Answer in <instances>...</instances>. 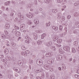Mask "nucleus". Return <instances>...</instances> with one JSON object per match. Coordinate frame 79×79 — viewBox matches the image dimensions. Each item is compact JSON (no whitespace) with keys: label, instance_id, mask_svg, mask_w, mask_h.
Wrapping results in <instances>:
<instances>
[{"label":"nucleus","instance_id":"obj_30","mask_svg":"<svg viewBox=\"0 0 79 79\" xmlns=\"http://www.w3.org/2000/svg\"><path fill=\"white\" fill-rule=\"evenodd\" d=\"M61 14H60L59 15L58 18H61Z\"/></svg>","mask_w":79,"mask_h":79},{"label":"nucleus","instance_id":"obj_15","mask_svg":"<svg viewBox=\"0 0 79 79\" xmlns=\"http://www.w3.org/2000/svg\"><path fill=\"white\" fill-rule=\"evenodd\" d=\"M16 31V29H13L12 30V31H11V32H12V33L14 34V33H15Z\"/></svg>","mask_w":79,"mask_h":79},{"label":"nucleus","instance_id":"obj_31","mask_svg":"<svg viewBox=\"0 0 79 79\" xmlns=\"http://www.w3.org/2000/svg\"><path fill=\"white\" fill-rule=\"evenodd\" d=\"M62 2H63V0H57V2L58 3H60Z\"/></svg>","mask_w":79,"mask_h":79},{"label":"nucleus","instance_id":"obj_17","mask_svg":"<svg viewBox=\"0 0 79 79\" xmlns=\"http://www.w3.org/2000/svg\"><path fill=\"white\" fill-rule=\"evenodd\" d=\"M27 24L29 25H31V24L32 22H31V20H28L27 22Z\"/></svg>","mask_w":79,"mask_h":79},{"label":"nucleus","instance_id":"obj_1","mask_svg":"<svg viewBox=\"0 0 79 79\" xmlns=\"http://www.w3.org/2000/svg\"><path fill=\"white\" fill-rule=\"evenodd\" d=\"M36 63L38 65L40 66L43 64V62H42V61L41 60L38 59L36 61Z\"/></svg>","mask_w":79,"mask_h":79},{"label":"nucleus","instance_id":"obj_36","mask_svg":"<svg viewBox=\"0 0 79 79\" xmlns=\"http://www.w3.org/2000/svg\"><path fill=\"white\" fill-rule=\"evenodd\" d=\"M12 46H13V47H15V45H16V44H15L14 43H12Z\"/></svg>","mask_w":79,"mask_h":79},{"label":"nucleus","instance_id":"obj_3","mask_svg":"<svg viewBox=\"0 0 79 79\" xmlns=\"http://www.w3.org/2000/svg\"><path fill=\"white\" fill-rule=\"evenodd\" d=\"M64 49L65 51H69V47L67 46H65L64 47Z\"/></svg>","mask_w":79,"mask_h":79},{"label":"nucleus","instance_id":"obj_5","mask_svg":"<svg viewBox=\"0 0 79 79\" xmlns=\"http://www.w3.org/2000/svg\"><path fill=\"white\" fill-rule=\"evenodd\" d=\"M10 24L7 23L5 25V28L7 29H9V28H10Z\"/></svg>","mask_w":79,"mask_h":79},{"label":"nucleus","instance_id":"obj_20","mask_svg":"<svg viewBox=\"0 0 79 79\" xmlns=\"http://www.w3.org/2000/svg\"><path fill=\"white\" fill-rule=\"evenodd\" d=\"M30 42H31V41H30V40H25V42L27 44H29Z\"/></svg>","mask_w":79,"mask_h":79},{"label":"nucleus","instance_id":"obj_12","mask_svg":"<svg viewBox=\"0 0 79 79\" xmlns=\"http://www.w3.org/2000/svg\"><path fill=\"white\" fill-rule=\"evenodd\" d=\"M42 69H37L36 70V73H40V72H42Z\"/></svg>","mask_w":79,"mask_h":79},{"label":"nucleus","instance_id":"obj_8","mask_svg":"<svg viewBox=\"0 0 79 79\" xmlns=\"http://www.w3.org/2000/svg\"><path fill=\"white\" fill-rule=\"evenodd\" d=\"M4 53H5V55L8 54V53L9 51L8 49H6L4 50Z\"/></svg>","mask_w":79,"mask_h":79},{"label":"nucleus","instance_id":"obj_24","mask_svg":"<svg viewBox=\"0 0 79 79\" xmlns=\"http://www.w3.org/2000/svg\"><path fill=\"white\" fill-rule=\"evenodd\" d=\"M71 15H69L67 17V18L68 19H69L71 18Z\"/></svg>","mask_w":79,"mask_h":79},{"label":"nucleus","instance_id":"obj_62","mask_svg":"<svg viewBox=\"0 0 79 79\" xmlns=\"http://www.w3.org/2000/svg\"><path fill=\"white\" fill-rule=\"evenodd\" d=\"M1 60H2V61H3V62L5 61V59H2Z\"/></svg>","mask_w":79,"mask_h":79},{"label":"nucleus","instance_id":"obj_4","mask_svg":"<svg viewBox=\"0 0 79 79\" xmlns=\"http://www.w3.org/2000/svg\"><path fill=\"white\" fill-rule=\"evenodd\" d=\"M25 27V25L24 24H21L20 26V30H23L24 29V28Z\"/></svg>","mask_w":79,"mask_h":79},{"label":"nucleus","instance_id":"obj_26","mask_svg":"<svg viewBox=\"0 0 79 79\" xmlns=\"http://www.w3.org/2000/svg\"><path fill=\"white\" fill-rule=\"evenodd\" d=\"M14 27L16 29H19V27L17 26H15Z\"/></svg>","mask_w":79,"mask_h":79},{"label":"nucleus","instance_id":"obj_63","mask_svg":"<svg viewBox=\"0 0 79 79\" xmlns=\"http://www.w3.org/2000/svg\"><path fill=\"white\" fill-rule=\"evenodd\" d=\"M59 69L60 71H61V67H59Z\"/></svg>","mask_w":79,"mask_h":79},{"label":"nucleus","instance_id":"obj_16","mask_svg":"<svg viewBox=\"0 0 79 79\" xmlns=\"http://www.w3.org/2000/svg\"><path fill=\"white\" fill-rule=\"evenodd\" d=\"M72 52H73V53H75L76 52V50L75 49V48H72Z\"/></svg>","mask_w":79,"mask_h":79},{"label":"nucleus","instance_id":"obj_38","mask_svg":"<svg viewBox=\"0 0 79 79\" xmlns=\"http://www.w3.org/2000/svg\"><path fill=\"white\" fill-rule=\"evenodd\" d=\"M2 37H3V38H5V36L4 34L2 35Z\"/></svg>","mask_w":79,"mask_h":79},{"label":"nucleus","instance_id":"obj_44","mask_svg":"<svg viewBox=\"0 0 79 79\" xmlns=\"http://www.w3.org/2000/svg\"><path fill=\"white\" fill-rule=\"evenodd\" d=\"M51 63H53L54 62V60L53 59H51Z\"/></svg>","mask_w":79,"mask_h":79},{"label":"nucleus","instance_id":"obj_61","mask_svg":"<svg viewBox=\"0 0 79 79\" xmlns=\"http://www.w3.org/2000/svg\"><path fill=\"white\" fill-rule=\"evenodd\" d=\"M74 5L75 6H77V4L76 3H75L74 4Z\"/></svg>","mask_w":79,"mask_h":79},{"label":"nucleus","instance_id":"obj_2","mask_svg":"<svg viewBox=\"0 0 79 79\" xmlns=\"http://www.w3.org/2000/svg\"><path fill=\"white\" fill-rule=\"evenodd\" d=\"M44 68L46 69H50V67L48 65L45 64L44 65Z\"/></svg>","mask_w":79,"mask_h":79},{"label":"nucleus","instance_id":"obj_35","mask_svg":"<svg viewBox=\"0 0 79 79\" xmlns=\"http://www.w3.org/2000/svg\"><path fill=\"white\" fill-rule=\"evenodd\" d=\"M18 19L17 18H15V22H18Z\"/></svg>","mask_w":79,"mask_h":79},{"label":"nucleus","instance_id":"obj_18","mask_svg":"<svg viewBox=\"0 0 79 79\" xmlns=\"http://www.w3.org/2000/svg\"><path fill=\"white\" fill-rule=\"evenodd\" d=\"M10 2L9 1H8L6 2L5 3V5H10Z\"/></svg>","mask_w":79,"mask_h":79},{"label":"nucleus","instance_id":"obj_25","mask_svg":"<svg viewBox=\"0 0 79 79\" xmlns=\"http://www.w3.org/2000/svg\"><path fill=\"white\" fill-rule=\"evenodd\" d=\"M19 65L20 66H22L23 65V62H21L19 64Z\"/></svg>","mask_w":79,"mask_h":79},{"label":"nucleus","instance_id":"obj_58","mask_svg":"<svg viewBox=\"0 0 79 79\" xmlns=\"http://www.w3.org/2000/svg\"><path fill=\"white\" fill-rule=\"evenodd\" d=\"M11 39H12V40H15V37H13Z\"/></svg>","mask_w":79,"mask_h":79},{"label":"nucleus","instance_id":"obj_10","mask_svg":"<svg viewBox=\"0 0 79 79\" xmlns=\"http://www.w3.org/2000/svg\"><path fill=\"white\" fill-rule=\"evenodd\" d=\"M46 57H49V56H52V55H51V53L50 52H49L46 54Z\"/></svg>","mask_w":79,"mask_h":79},{"label":"nucleus","instance_id":"obj_39","mask_svg":"<svg viewBox=\"0 0 79 79\" xmlns=\"http://www.w3.org/2000/svg\"><path fill=\"white\" fill-rule=\"evenodd\" d=\"M3 58V55H0V58Z\"/></svg>","mask_w":79,"mask_h":79},{"label":"nucleus","instance_id":"obj_32","mask_svg":"<svg viewBox=\"0 0 79 79\" xmlns=\"http://www.w3.org/2000/svg\"><path fill=\"white\" fill-rule=\"evenodd\" d=\"M57 43H58V44H60V43H61V40H57Z\"/></svg>","mask_w":79,"mask_h":79},{"label":"nucleus","instance_id":"obj_29","mask_svg":"<svg viewBox=\"0 0 79 79\" xmlns=\"http://www.w3.org/2000/svg\"><path fill=\"white\" fill-rule=\"evenodd\" d=\"M16 71V72H17V73H20V71H21V70H20V69L19 68H18Z\"/></svg>","mask_w":79,"mask_h":79},{"label":"nucleus","instance_id":"obj_48","mask_svg":"<svg viewBox=\"0 0 79 79\" xmlns=\"http://www.w3.org/2000/svg\"><path fill=\"white\" fill-rule=\"evenodd\" d=\"M77 73L78 74H79V69H77Z\"/></svg>","mask_w":79,"mask_h":79},{"label":"nucleus","instance_id":"obj_55","mask_svg":"<svg viewBox=\"0 0 79 79\" xmlns=\"http://www.w3.org/2000/svg\"><path fill=\"white\" fill-rule=\"evenodd\" d=\"M62 56H60L59 57V58L60 59V60H61V57Z\"/></svg>","mask_w":79,"mask_h":79},{"label":"nucleus","instance_id":"obj_52","mask_svg":"<svg viewBox=\"0 0 79 79\" xmlns=\"http://www.w3.org/2000/svg\"><path fill=\"white\" fill-rule=\"evenodd\" d=\"M14 15V13H11L10 14V16H13Z\"/></svg>","mask_w":79,"mask_h":79},{"label":"nucleus","instance_id":"obj_56","mask_svg":"<svg viewBox=\"0 0 79 79\" xmlns=\"http://www.w3.org/2000/svg\"><path fill=\"white\" fill-rule=\"evenodd\" d=\"M36 78L37 79H41V78L40 77H37Z\"/></svg>","mask_w":79,"mask_h":79},{"label":"nucleus","instance_id":"obj_9","mask_svg":"<svg viewBox=\"0 0 79 79\" xmlns=\"http://www.w3.org/2000/svg\"><path fill=\"white\" fill-rule=\"evenodd\" d=\"M33 36L34 37V39L35 40H36L37 39V35L36 33H34L33 34Z\"/></svg>","mask_w":79,"mask_h":79},{"label":"nucleus","instance_id":"obj_64","mask_svg":"<svg viewBox=\"0 0 79 79\" xmlns=\"http://www.w3.org/2000/svg\"><path fill=\"white\" fill-rule=\"evenodd\" d=\"M2 9H3V10H4V9H5V7L3 6L2 7Z\"/></svg>","mask_w":79,"mask_h":79},{"label":"nucleus","instance_id":"obj_43","mask_svg":"<svg viewBox=\"0 0 79 79\" xmlns=\"http://www.w3.org/2000/svg\"><path fill=\"white\" fill-rule=\"evenodd\" d=\"M59 29H63V27L61 26V25H60Z\"/></svg>","mask_w":79,"mask_h":79},{"label":"nucleus","instance_id":"obj_14","mask_svg":"<svg viewBox=\"0 0 79 79\" xmlns=\"http://www.w3.org/2000/svg\"><path fill=\"white\" fill-rule=\"evenodd\" d=\"M21 55H22L23 56H27V53H25V52H22Z\"/></svg>","mask_w":79,"mask_h":79},{"label":"nucleus","instance_id":"obj_41","mask_svg":"<svg viewBox=\"0 0 79 79\" xmlns=\"http://www.w3.org/2000/svg\"><path fill=\"white\" fill-rule=\"evenodd\" d=\"M38 31L39 32V33H41V32H42V30H38Z\"/></svg>","mask_w":79,"mask_h":79},{"label":"nucleus","instance_id":"obj_19","mask_svg":"<svg viewBox=\"0 0 79 79\" xmlns=\"http://www.w3.org/2000/svg\"><path fill=\"white\" fill-rule=\"evenodd\" d=\"M21 49L23 50H26V48H25V47L24 46H22Z\"/></svg>","mask_w":79,"mask_h":79},{"label":"nucleus","instance_id":"obj_51","mask_svg":"<svg viewBox=\"0 0 79 79\" xmlns=\"http://www.w3.org/2000/svg\"><path fill=\"white\" fill-rule=\"evenodd\" d=\"M74 16H77V13H75Z\"/></svg>","mask_w":79,"mask_h":79},{"label":"nucleus","instance_id":"obj_33","mask_svg":"<svg viewBox=\"0 0 79 79\" xmlns=\"http://www.w3.org/2000/svg\"><path fill=\"white\" fill-rule=\"evenodd\" d=\"M55 78V76L54 75H52V76H51V79H54Z\"/></svg>","mask_w":79,"mask_h":79},{"label":"nucleus","instance_id":"obj_28","mask_svg":"<svg viewBox=\"0 0 79 79\" xmlns=\"http://www.w3.org/2000/svg\"><path fill=\"white\" fill-rule=\"evenodd\" d=\"M74 44L75 45H77L78 44L77 42V41H75L74 42Z\"/></svg>","mask_w":79,"mask_h":79},{"label":"nucleus","instance_id":"obj_7","mask_svg":"<svg viewBox=\"0 0 79 79\" xmlns=\"http://www.w3.org/2000/svg\"><path fill=\"white\" fill-rule=\"evenodd\" d=\"M52 28L54 30H55V31H57L58 29V27L56 26H52Z\"/></svg>","mask_w":79,"mask_h":79},{"label":"nucleus","instance_id":"obj_57","mask_svg":"<svg viewBox=\"0 0 79 79\" xmlns=\"http://www.w3.org/2000/svg\"><path fill=\"white\" fill-rule=\"evenodd\" d=\"M6 11H8V10H9V8H8V7H7L6 8Z\"/></svg>","mask_w":79,"mask_h":79},{"label":"nucleus","instance_id":"obj_47","mask_svg":"<svg viewBox=\"0 0 79 79\" xmlns=\"http://www.w3.org/2000/svg\"><path fill=\"white\" fill-rule=\"evenodd\" d=\"M30 76V77H33V75L31 74H30L29 75Z\"/></svg>","mask_w":79,"mask_h":79},{"label":"nucleus","instance_id":"obj_60","mask_svg":"<svg viewBox=\"0 0 79 79\" xmlns=\"http://www.w3.org/2000/svg\"><path fill=\"white\" fill-rule=\"evenodd\" d=\"M76 3H77V5H79V1H78L77 2H76Z\"/></svg>","mask_w":79,"mask_h":79},{"label":"nucleus","instance_id":"obj_11","mask_svg":"<svg viewBox=\"0 0 79 79\" xmlns=\"http://www.w3.org/2000/svg\"><path fill=\"white\" fill-rule=\"evenodd\" d=\"M16 35L17 37L19 36L20 35V32L19 31H17L16 33Z\"/></svg>","mask_w":79,"mask_h":79},{"label":"nucleus","instance_id":"obj_45","mask_svg":"<svg viewBox=\"0 0 79 79\" xmlns=\"http://www.w3.org/2000/svg\"><path fill=\"white\" fill-rule=\"evenodd\" d=\"M5 17L6 18H8V15H7L5 14Z\"/></svg>","mask_w":79,"mask_h":79},{"label":"nucleus","instance_id":"obj_53","mask_svg":"<svg viewBox=\"0 0 79 79\" xmlns=\"http://www.w3.org/2000/svg\"><path fill=\"white\" fill-rule=\"evenodd\" d=\"M72 60H73V58H70L69 60V61L70 62H71V61Z\"/></svg>","mask_w":79,"mask_h":79},{"label":"nucleus","instance_id":"obj_59","mask_svg":"<svg viewBox=\"0 0 79 79\" xmlns=\"http://www.w3.org/2000/svg\"><path fill=\"white\" fill-rule=\"evenodd\" d=\"M60 31V32H61V31H63V29L61 28V29H59Z\"/></svg>","mask_w":79,"mask_h":79},{"label":"nucleus","instance_id":"obj_46","mask_svg":"<svg viewBox=\"0 0 79 79\" xmlns=\"http://www.w3.org/2000/svg\"><path fill=\"white\" fill-rule=\"evenodd\" d=\"M52 12H53V13H55V12L56 13V11H55V9L52 10Z\"/></svg>","mask_w":79,"mask_h":79},{"label":"nucleus","instance_id":"obj_50","mask_svg":"<svg viewBox=\"0 0 79 79\" xmlns=\"http://www.w3.org/2000/svg\"><path fill=\"white\" fill-rule=\"evenodd\" d=\"M12 3L13 4H15V1H12Z\"/></svg>","mask_w":79,"mask_h":79},{"label":"nucleus","instance_id":"obj_6","mask_svg":"<svg viewBox=\"0 0 79 79\" xmlns=\"http://www.w3.org/2000/svg\"><path fill=\"white\" fill-rule=\"evenodd\" d=\"M46 35H47V34L46 33H44L43 35L41 36V38L42 39H44V37H46Z\"/></svg>","mask_w":79,"mask_h":79},{"label":"nucleus","instance_id":"obj_42","mask_svg":"<svg viewBox=\"0 0 79 79\" xmlns=\"http://www.w3.org/2000/svg\"><path fill=\"white\" fill-rule=\"evenodd\" d=\"M49 64H52L51 59H50L49 60Z\"/></svg>","mask_w":79,"mask_h":79},{"label":"nucleus","instance_id":"obj_27","mask_svg":"<svg viewBox=\"0 0 79 79\" xmlns=\"http://www.w3.org/2000/svg\"><path fill=\"white\" fill-rule=\"evenodd\" d=\"M60 53H62V49L60 48L59 50Z\"/></svg>","mask_w":79,"mask_h":79},{"label":"nucleus","instance_id":"obj_34","mask_svg":"<svg viewBox=\"0 0 79 79\" xmlns=\"http://www.w3.org/2000/svg\"><path fill=\"white\" fill-rule=\"evenodd\" d=\"M62 21H64L65 20V17H62Z\"/></svg>","mask_w":79,"mask_h":79},{"label":"nucleus","instance_id":"obj_21","mask_svg":"<svg viewBox=\"0 0 79 79\" xmlns=\"http://www.w3.org/2000/svg\"><path fill=\"white\" fill-rule=\"evenodd\" d=\"M46 26H50V23H47L46 24Z\"/></svg>","mask_w":79,"mask_h":79},{"label":"nucleus","instance_id":"obj_37","mask_svg":"<svg viewBox=\"0 0 79 79\" xmlns=\"http://www.w3.org/2000/svg\"><path fill=\"white\" fill-rule=\"evenodd\" d=\"M56 46L57 47H61V45H59L58 44H57L56 45Z\"/></svg>","mask_w":79,"mask_h":79},{"label":"nucleus","instance_id":"obj_49","mask_svg":"<svg viewBox=\"0 0 79 79\" xmlns=\"http://www.w3.org/2000/svg\"><path fill=\"white\" fill-rule=\"evenodd\" d=\"M52 50H56V48H52Z\"/></svg>","mask_w":79,"mask_h":79},{"label":"nucleus","instance_id":"obj_40","mask_svg":"<svg viewBox=\"0 0 79 79\" xmlns=\"http://www.w3.org/2000/svg\"><path fill=\"white\" fill-rule=\"evenodd\" d=\"M12 61H15V59L14 58H13V57H12Z\"/></svg>","mask_w":79,"mask_h":79},{"label":"nucleus","instance_id":"obj_23","mask_svg":"<svg viewBox=\"0 0 79 79\" xmlns=\"http://www.w3.org/2000/svg\"><path fill=\"white\" fill-rule=\"evenodd\" d=\"M42 42V41L40 40L38 41V44H41Z\"/></svg>","mask_w":79,"mask_h":79},{"label":"nucleus","instance_id":"obj_22","mask_svg":"<svg viewBox=\"0 0 79 79\" xmlns=\"http://www.w3.org/2000/svg\"><path fill=\"white\" fill-rule=\"evenodd\" d=\"M18 68L16 67H15L14 68V71H16H16H17V70H18Z\"/></svg>","mask_w":79,"mask_h":79},{"label":"nucleus","instance_id":"obj_54","mask_svg":"<svg viewBox=\"0 0 79 79\" xmlns=\"http://www.w3.org/2000/svg\"><path fill=\"white\" fill-rule=\"evenodd\" d=\"M78 75H75V77H78Z\"/></svg>","mask_w":79,"mask_h":79},{"label":"nucleus","instance_id":"obj_13","mask_svg":"<svg viewBox=\"0 0 79 79\" xmlns=\"http://www.w3.org/2000/svg\"><path fill=\"white\" fill-rule=\"evenodd\" d=\"M34 23L36 24H38V23H39V20H35L34 21Z\"/></svg>","mask_w":79,"mask_h":79}]
</instances>
